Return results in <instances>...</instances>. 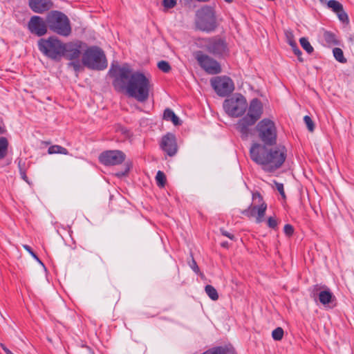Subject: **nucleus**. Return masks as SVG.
I'll list each match as a JSON object with an SVG mask.
<instances>
[{"mask_svg":"<svg viewBox=\"0 0 354 354\" xmlns=\"http://www.w3.org/2000/svg\"><path fill=\"white\" fill-rule=\"evenodd\" d=\"M197 45L217 58H224L229 55L228 44L225 39L219 36L199 39Z\"/></svg>","mask_w":354,"mask_h":354,"instance_id":"7ed1b4c3","label":"nucleus"},{"mask_svg":"<svg viewBox=\"0 0 354 354\" xmlns=\"http://www.w3.org/2000/svg\"><path fill=\"white\" fill-rule=\"evenodd\" d=\"M189 266L190 268L192 269V270L196 272V273H198L200 270H199V268L197 265V263L196 262V261L194 260V259L192 257V261L189 263Z\"/></svg>","mask_w":354,"mask_h":354,"instance_id":"a19ab883","label":"nucleus"},{"mask_svg":"<svg viewBox=\"0 0 354 354\" xmlns=\"http://www.w3.org/2000/svg\"><path fill=\"white\" fill-rule=\"evenodd\" d=\"M205 290L208 297L213 301H216L218 299V294L217 290L211 285H207L205 287Z\"/></svg>","mask_w":354,"mask_h":354,"instance_id":"393cba45","label":"nucleus"},{"mask_svg":"<svg viewBox=\"0 0 354 354\" xmlns=\"http://www.w3.org/2000/svg\"><path fill=\"white\" fill-rule=\"evenodd\" d=\"M125 159V154L119 150H109L102 152L99 156L100 162L106 166L121 164Z\"/></svg>","mask_w":354,"mask_h":354,"instance_id":"ddd939ff","label":"nucleus"},{"mask_svg":"<svg viewBox=\"0 0 354 354\" xmlns=\"http://www.w3.org/2000/svg\"><path fill=\"white\" fill-rule=\"evenodd\" d=\"M324 40L326 41V42L328 44H330V45H331V44H333V45L338 44V41L337 40L335 34H333L331 32L326 31L324 33Z\"/></svg>","mask_w":354,"mask_h":354,"instance_id":"bb28decb","label":"nucleus"},{"mask_svg":"<svg viewBox=\"0 0 354 354\" xmlns=\"http://www.w3.org/2000/svg\"><path fill=\"white\" fill-rule=\"evenodd\" d=\"M328 6L334 12H335L339 19L343 23L348 22V15L345 12L343 6L339 1L336 0H330L328 3Z\"/></svg>","mask_w":354,"mask_h":354,"instance_id":"6ab92c4d","label":"nucleus"},{"mask_svg":"<svg viewBox=\"0 0 354 354\" xmlns=\"http://www.w3.org/2000/svg\"><path fill=\"white\" fill-rule=\"evenodd\" d=\"M194 56L200 67L207 73L216 75L221 73L222 69L220 64L203 51H196Z\"/></svg>","mask_w":354,"mask_h":354,"instance_id":"9d476101","label":"nucleus"},{"mask_svg":"<svg viewBox=\"0 0 354 354\" xmlns=\"http://www.w3.org/2000/svg\"><path fill=\"white\" fill-rule=\"evenodd\" d=\"M220 231H221V233L222 235L229 238L231 240H234V235L232 234V233L227 232V230H224L223 228H221L220 230Z\"/></svg>","mask_w":354,"mask_h":354,"instance_id":"79ce46f5","label":"nucleus"},{"mask_svg":"<svg viewBox=\"0 0 354 354\" xmlns=\"http://www.w3.org/2000/svg\"><path fill=\"white\" fill-rule=\"evenodd\" d=\"M267 225L272 229H275L277 227L278 222L275 217L270 216L268 218Z\"/></svg>","mask_w":354,"mask_h":354,"instance_id":"f704fd0d","label":"nucleus"},{"mask_svg":"<svg viewBox=\"0 0 354 354\" xmlns=\"http://www.w3.org/2000/svg\"><path fill=\"white\" fill-rule=\"evenodd\" d=\"M283 232L286 236H290L294 233V227L290 224H286L283 227Z\"/></svg>","mask_w":354,"mask_h":354,"instance_id":"4c0bfd02","label":"nucleus"},{"mask_svg":"<svg viewBox=\"0 0 354 354\" xmlns=\"http://www.w3.org/2000/svg\"><path fill=\"white\" fill-rule=\"evenodd\" d=\"M225 2L227 3H232L233 1V0H224Z\"/></svg>","mask_w":354,"mask_h":354,"instance_id":"3c124183","label":"nucleus"},{"mask_svg":"<svg viewBox=\"0 0 354 354\" xmlns=\"http://www.w3.org/2000/svg\"><path fill=\"white\" fill-rule=\"evenodd\" d=\"M263 112V104L258 98L252 99L248 106L247 117L257 122L261 117Z\"/></svg>","mask_w":354,"mask_h":354,"instance_id":"a211bd4d","label":"nucleus"},{"mask_svg":"<svg viewBox=\"0 0 354 354\" xmlns=\"http://www.w3.org/2000/svg\"><path fill=\"white\" fill-rule=\"evenodd\" d=\"M9 142L6 137H0V160L4 159L8 150Z\"/></svg>","mask_w":354,"mask_h":354,"instance_id":"5701e85b","label":"nucleus"},{"mask_svg":"<svg viewBox=\"0 0 354 354\" xmlns=\"http://www.w3.org/2000/svg\"><path fill=\"white\" fill-rule=\"evenodd\" d=\"M24 249L29 252V254L35 259L37 260L39 263L43 264L42 262L40 261L37 255L35 254V252L32 250V248L28 245H24Z\"/></svg>","mask_w":354,"mask_h":354,"instance_id":"c9c22d12","label":"nucleus"},{"mask_svg":"<svg viewBox=\"0 0 354 354\" xmlns=\"http://www.w3.org/2000/svg\"><path fill=\"white\" fill-rule=\"evenodd\" d=\"M84 66L89 69L102 71L107 67V60L104 51L98 46L87 48L82 57Z\"/></svg>","mask_w":354,"mask_h":354,"instance_id":"39448f33","label":"nucleus"},{"mask_svg":"<svg viewBox=\"0 0 354 354\" xmlns=\"http://www.w3.org/2000/svg\"><path fill=\"white\" fill-rule=\"evenodd\" d=\"M84 44L81 41H75L64 44L63 57L68 60L79 59L82 46Z\"/></svg>","mask_w":354,"mask_h":354,"instance_id":"4468645a","label":"nucleus"},{"mask_svg":"<svg viewBox=\"0 0 354 354\" xmlns=\"http://www.w3.org/2000/svg\"><path fill=\"white\" fill-rule=\"evenodd\" d=\"M211 85L216 93L221 97L230 95L234 89L233 81L227 76L215 77L211 80Z\"/></svg>","mask_w":354,"mask_h":354,"instance_id":"f8f14e48","label":"nucleus"},{"mask_svg":"<svg viewBox=\"0 0 354 354\" xmlns=\"http://www.w3.org/2000/svg\"><path fill=\"white\" fill-rule=\"evenodd\" d=\"M7 132V129L5 127H2L0 125V135L5 134Z\"/></svg>","mask_w":354,"mask_h":354,"instance_id":"49530a36","label":"nucleus"},{"mask_svg":"<svg viewBox=\"0 0 354 354\" xmlns=\"http://www.w3.org/2000/svg\"><path fill=\"white\" fill-rule=\"evenodd\" d=\"M227 243H225V242H224V243H221V245H222L223 247H226V246H227Z\"/></svg>","mask_w":354,"mask_h":354,"instance_id":"8fccbe9b","label":"nucleus"},{"mask_svg":"<svg viewBox=\"0 0 354 354\" xmlns=\"http://www.w3.org/2000/svg\"><path fill=\"white\" fill-rule=\"evenodd\" d=\"M0 346L6 354H13L3 344H0Z\"/></svg>","mask_w":354,"mask_h":354,"instance_id":"c03bdc74","label":"nucleus"},{"mask_svg":"<svg viewBox=\"0 0 354 354\" xmlns=\"http://www.w3.org/2000/svg\"><path fill=\"white\" fill-rule=\"evenodd\" d=\"M319 302L330 308H333L335 306L336 298L333 292L328 289L321 290L319 294Z\"/></svg>","mask_w":354,"mask_h":354,"instance_id":"412c9836","label":"nucleus"},{"mask_svg":"<svg viewBox=\"0 0 354 354\" xmlns=\"http://www.w3.org/2000/svg\"><path fill=\"white\" fill-rule=\"evenodd\" d=\"M64 44L55 36L48 39H40L38 41L39 50L52 60L59 62L63 57Z\"/></svg>","mask_w":354,"mask_h":354,"instance_id":"423d86ee","label":"nucleus"},{"mask_svg":"<svg viewBox=\"0 0 354 354\" xmlns=\"http://www.w3.org/2000/svg\"><path fill=\"white\" fill-rule=\"evenodd\" d=\"M114 294H113V301H118L120 298V293L118 291L115 289L113 290Z\"/></svg>","mask_w":354,"mask_h":354,"instance_id":"a18cd8bd","label":"nucleus"},{"mask_svg":"<svg viewBox=\"0 0 354 354\" xmlns=\"http://www.w3.org/2000/svg\"><path fill=\"white\" fill-rule=\"evenodd\" d=\"M18 166H19V174H20L21 178L24 180H25L26 183L30 184V183L28 181V178L27 176H26V171H25L24 168L21 166V160L19 162Z\"/></svg>","mask_w":354,"mask_h":354,"instance_id":"72a5a7b5","label":"nucleus"},{"mask_svg":"<svg viewBox=\"0 0 354 354\" xmlns=\"http://www.w3.org/2000/svg\"><path fill=\"white\" fill-rule=\"evenodd\" d=\"M127 171H125V173H122V174H117V175H118V176H123V175H124L126 173H127Z\"/></svg>","mask_w":354,"mask_h":354,"instance_id":"603ef678","label":"nucleus"},{"mask_svg":"<svg viewBox=\"0 0 354 354\" xmlns=\"http://www.w3.org/2000/svg\"><path fill=\"white\" fill-rule=\"evenodd\" d=\"M156 184L159 187H164L166 184V176L162 171H158L156 176Z\"/></svg>","mask_w":354,"mask_h":354,"instance_id":"cd10ccee","label":"nucleus"},{"mask_svg":"<svg viewBox=\"0 0 354 354\" xmlns=\"http://www.w3.org/2000/svg\"><path fill=\"white\" fill-rule=\"evenodd\" d=\"M163 119L167 121H171L175 126L181 124L179 118L171 109H166L163 113Z\"/></svg>","mask_w":354,"mask_h":354,"instance_id":"4be33fe9","label":"nucleus"},{"mask_svg":"<svg viewBox=\"0 0 354 354\" xmlns=\"http://www.w3.org/2000/svg\"><path fill=\"white\" fill-rule=\"evenodd\" d=\"M109 74L113 78V86L117 91H125L129 97L140 102L148 100L151 85L150 79L144 73H133L131 66L124 64L122 66L112 64Z\"/></svg>","mask_w":354,"mask_h":354,"instance_id":"f257e3e1","label":"nucleus"},{"mask_svg":"<svg viewBox=\"0 0 354 354\" xmlns=\"http://www.w3.org/2000/svg\"><path fill=\"white\" fill-rule=\"evenodd\" d=\"M71 62L68 64V66H71L73 68L75 72L80 71L81 68V64L79 59L71 60Z\"/></svg>","mask_w":354,"mask_h":354,"instance_id":"2f4dec72","label":"nucleus"},{"mask_svg":"<svg viewBox=\"0 0 354 354\" xmlns=\"http://www.w3.org/2000/svg\"><path fill=\"white\" fill-rule=\"evenodd\" d=\"M321 2H325L326 0H319Z\"/></svg>","mask_w":354,"mask_h":354,"instance_id":"864d4df0","label":"nucleus"},{"mask_svg":"<svg viewBox=\"0 0 354 354\" xmlns=\"http://www.w3.org/2000/svg\"><path fill=\"white\" fill-rule=\"evenodd\" d=\"M46 23L50 30L61 36L68 37L72 32L69 19L60 11L49 12L46 16Z\"/></svg>","mask_w":354,"mask_h":354,"instance_id":"20e7f679","label":"nucleus"},{"mask_svg":"<svg viewBox=\"0 0 354 354\" xmlns=\"http://www.w3.org/2000/svg\"><path fill=\"white\" fill-rule=\"evenodd\" d=\"M286 37L287 42L288 43V44L290 46H295V44H297V43L294 39V35L292 33V32L287 31L286 32Z\"/></svg>","mask_w":354,"mask_h":354,"instance_id":"473e14b6","label":"nucleus"},{"mask_svg":"<svg viewBox=\"0 0 354 354\" xmlns=\"http://www.w3.org/2000/svg\"><path fill=\"white\" fill-rule=\"evenodd\" d=\"M275 185H276V189L280 193L281 196L285 198L286 194L284 192L283 185L282 183L275 182Z\"/></svg>","mask_w":354,"mask_h":354,"instance_id":"ea45409f","label":"nucleus"},{"mask_svg":"<svg viewBox=\"0 0 354 354\" xmlns=\"http://www.w3.org/2000/svg\"><path fill=\"white\" fill-rule=\"evenodd\" d=\"M301 47L308 53L310 54L313 52L314 48L306 37H301L299 39Z\"/></svg>","mask_w":354,"mask_h":354,"instance_id":"c85d7f7f","label":"nucleus"},{"mask_svg":"<svg viewBox=\"0 0 354 354\" xmlns=\"http://www.w3.org/2000/svg\"><path fill=\"white\" fill-rule=\"evenodd\" d=\"M333 56L335 57V59L338 61L340 63L345 64L346 63L347 60L344 56L343 50L339 48H335L333 50Z\"/></svg>","mask_w":354,"mask_h":354,"instance_id":"a878e982","label":"nucleus"},{"mask_svg":"<svg viewBox=\"0 0 354 354\" xmlns=\"http://www.w3.org/2000/svg\"><path fill=\"white\" fill-rule=\"evenodd\" d=\"M248 103L245 97L239 93L233 95L223 102L225 111L231 117L241 116L246 111Z\"/></svg>","mask_w":354,"mask_h":354,"instance_id":"6e6552de","label":"nucleus"},{"mask_svg":"<svg viewBox=\"0 0 354 354\" xmlns=\"http://www.w3.org/2000/svg\"><path fill=\"white\" fill-rule=\"evenodd\" d=\"M158 68L164 73H169L171 71V66L169 62L164 60L158 63Z\"/></svg>","mask_w":354,"mask_h":354,"instance_id":"c756f323","label":"nucleus"},{"mask_svg":"<svg viewBox=\"0 0 354 354\" xmlns=\"http://www.w3.org/2000/svg\"><path fill=\"white\" fill-rule=\"evenodd\" d=\"M196 24L197 28L203 31L209 32L214 30L216 22L213 9L211 7L205 6L198 10Z\"/></svg>","mask_w":354,"mask_h":354,"instance_id":"1a4fd4ad","label":"nucleus"},{"mask_svg":"<svg viewBox=\"0 0 354 354\" xmlns=\"http://www.w3.org/2000/svg\"><path fill=\"white\" fill-rule=\"evenodd\" d=\"M48 28L46 19L44 20L42 17L37 15L31 17L28 23L29 31L38 37L46 35L48 31Z\"/></svg>","mask_w":354,"mask_h":354,"instance_id":"2eb2a0df","label":"nucleus"},{"mask_svg":"<svg viewBox=\"0 0 354 354\" xmlns=\"http://www.w3.org/2000/svg\"><path fill=\"white\" fill-rule=\"evenodd\" d=\"M160 147L169 156H174L178 150L175 136L170 133H167L162 138Z\"/></svg>","mask_w":354,"mask_h":354,"instance_id":"dca6fc26","label":"nucleus"},{"mask_svg":"<svg viewBox=\"0 0 354 354\" xmlns=\"http://www.w3.org/2000/svg\"><path fill=\"white\" fill-rule=\"evenodd\" d=\"M258 138L263 145H275L277 140V129L275 123L268 118L259 121L256 127Z\"/></svg>","mask_w":354,"mask_h":354,"instance_id":"0eeeda50","label":"nucleus"},{"mask_svg":"<svg viewBox=\"0 0 354 354\" xmlns=\"http://www.w3.org/2000/svg\"><path fill=\"white\" fill-rule=\"evenodd\" d=\"M257 122L254 120L244 115L236 124V129L240 133L241 137L243 140L248 139L252 133V127Z\"/></svg>","mask_w":354,"mask_h":354,"instance_id":"f3484780","label":"nucleus"},{"mask_svg":"<svg viewBox=\"0 0 354 354\" xmlns=\"http://www.w3.org/2000/svg\"><path fill=\"white\" fill-rule=\"evenodd\" d=\"M272 338L276 341H279L282 339L283 337V333H272Z\"/></svg>","mask_w":354,"mask_h":354,"instance_id":"37998d69","label":"nucleus"},{"mask_svg":"<svg viewBox=\"0 0 354 354\" xmlns=\"http://www.w3.org/2000/svg\"><path fill=\"white\" fill-rule=\"evenodd\" d=\"M258 198L259 205H250L248 208L243 210L241 214L248 218L255 217L256 223H260L263 221L266 211L267 209V204L263 202V197L259 192L253 194V199Z\"/></svg>","mask_w":354,"mask_h":354,"instance_id":"9b49d317","label":"nucleus"},{"mask_svg":"<svg viewBox=\"0 0 354 354\" xmlns=\"http://www.w3.org/2000/svg\"><path fill=\"white\" fill-rule=\"evenodd\" d=\"M291 47H292V49L295 55L297 56L299 61L302 62H303V58L301 57L302 53L298 48L297 44H295V46H292Z\"/></svg>","mask_w":354,"mask_h":354,"instance_id":"58836bf2","label":"nucleus"},{"mask_svg":"<svg viewBox=\"0 0 354 354\" xmlns=\"http://www.w3.org/2000/svg\"><path fill=\"white\" fill-rule=\"evenodd\" d=\"M197 1H199V2H207L209 1V0H196Z\"/></svg>","mask_w":354,"mask_h":354,"instance_id":"09e8293b","label":"nucleus"},{"mask_svg":"<svg viewBox=\"0 0 354 354\" xmlns=\"http://www.w3.org/2000/svg\"><path fill=\"white\" fill-rule=\"evenodd\" d=\"M52 6L50 0H29V6L37 13H42L48 10Z\"/></svg>","mask_w":354,"mask_h":354,"instance_id":"aec40b11","label":"nucleus"},{"mask_svg":"<svg viewBox=\"0 0 354 354\" xmlns=\"http://www.w3.org/2000/svg\"><path fill=\"white\" fill-rule=\"evenodd\" d=\"M48 153L49 154H54V153H61L64 155L68 154V151L67 149L60 146V145H53L50 146L48 149Z\"/></svg>","mask_w":354,"mask_h":354,"instance_id":"b1692460","label":"nucleus"},{"mask_svg":"<svg viewBox=\"0 0 354 354\" xmlns=\"http://www.w3.org/2000/svg\"><path fill=\"white\" fill-rule=\"evenodd\" d=\"M272 332H283V330L281 327H277L274 329Z\"/></svg>","mask_w":354,"mask_h":354,"instance_id":"de8ad7c7","label":"nucleus"},{"mask_svg":"<svg viewBox=\"0 0 354 354\" xmlns=\"http://www.w3.org/2000/svg\"><path fill=\"white\" fill-rule=\"evenodd\" d=\"M263 145L254 142L250 149V156L253 162L261 169L272 173L281 167L287 158V151L283 146Z\"/></svg>","mask_w":354,"mask_h":354,"instance_id":"f03ea898","label":"nucleus"},{"mask_svg":"<svg viewBox=\"0 0 354 354\" xmlns=\"http://www.w3.org/2000/svg\"><path fill=\"white\" fill-rule=\"evenodd\" d=\"M176 5V0H163L162 6L166 9L174 8Z\"/></svg>","mask_w":354,"mask_h":354,"instance_id":"e433bc0d","label":"nucleus"},{"mask_svg":"<svg viewBox=\"0 0 354 354\" xmlns=\"http://www.w3.org/2000/svg\"><path fill=\"white\" fill-rule=\"evenodd\" d=\"M304 121L308 131L313 132L315 129V124L311 118L308 115H305L304 118Z\"/></svg>","mask_w":354,"mask_h":354,"instance_id":"7c9ffc66","label":"nucleus"}]
</instances>
